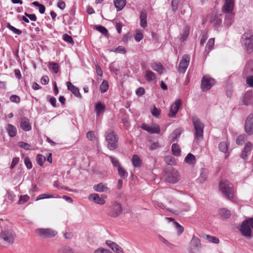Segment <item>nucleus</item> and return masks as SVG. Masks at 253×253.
<instances>
[{
	"mask_svg": "<svg viewBox=\"0 0 253 253\" xmlns=\"http://www.w3.org/2000/svg\"><path fill=\"white\" fill-rule=\"evenodd\" d=\"M182 132V130L179 128L175 129L169 136L170 141H174L178 138Z\"/></svg>",
	"mask_w": 253,
	"mask_h": 253,
	"instance_id": "5701e85b",
	"label": "nucleus"
},
{
	"mask_svg": "<svg viewBox=\"0 0 253 253\" xmlns=\"http://www.w3.org/2000/svg\"><path fill=\"white\" fill-rule=\"evenodd\" d=\"M214 38L210 39L209 40V41L206 45L205 51L204 52V54L205 55H207L209 53L210 50L212 48V47L214 45Z\"/></svg>",
	"mask_w": 253,
	"mask_h": 253,
	"instance_id": "7c9ffc66",
	"label": "nucleus"
},
{
	"mask_svg": "<svg viewBox=\"0 0 253 253\" xmlns=\"http://www.w3.org/2000/svg\"><path fill=\"white\" fill-rule=\"evenodd\" d=\"M105 138L108 142V148L109 150H113L118 147V137L113 130H107Z\"/></svg>",
	"mask_w": 253,
	"mask_h": 253,
	"instance_id": "20e7f679",
	"label": "nucleus"
},
{
	"mask_svg": "<svg viewBox=\"0 0 253 253\" xmlns=\"http://www.w3.org/2000/svg\"><path fill=\"white\" fill-rule=\"evenodd\" d=\"M118 172L120 176L124 179L126 178L128 176L127 171L122 168L121 166L119 167V168L118 169Z\"/></svg>",
	"mask_w": 253,
	"mask_h": 253,
	"instance_id": "a19ab883",
	"label": "nucleus"
},
{
	"mask_svg": "<svg viewBox=\"0 0 253 253\" xmlns=\"http://www.w3.org/2000/svg\"><path fill=\"white\" fill-rule=\"evenodd\" d=\"M96 30L101 33L104 35H107L108 34V31L106 28L102 26H98L96 27Z\"/></svg>",
	"mask_w": 253,
	"mask_h": 253,
	"instance_id": "bf43d9fd",
	"label": "nucleus"
},
{
	"mask_svg": "<svg viewBox=\"0 0 253 253\" xmlns=\"http://www.w3.org/2000/svg\"><path fill=\"white\" fill-rule=\"evenodd\" d=\"M181 105V101L180 99H177L172 104L170 108L168 116L170 118L175 117L176 114Z\"/></svg>",
	"mask_w": 253,
	"mask_h": 253,
	"instance_id": "dca6fc26",
	"label": "nucleus"
},
{
	"mask_svg": "<svg viewBox=\"0 0 253 253\" xmlns=\"http://www.w3.org/2000/svg\"><path fill=\"white\" fill-rule=\"evenodd\" d=\"M86 137L90 141L95 140L96 137L95 136L94 132L93 131H88L86 133Z\"/></svg>",
	"mask_w": 253,
	"mask_h": 253,
	"instance_id": "5fc2aeb1",
	"label": "nucleus"
},
{
	"mask_svg": "<svg viewBox=\"0 0 253 253\" xmlns=\"http://www.w3.org/2000/svg\"><path fill=\"white\" fill-rule=\"evenodd\" d=\"M171 150L174 155L176 156H179L180 155L181 150L177 144L175 143L173 144L171 146Z\"/></svg>",
	"mask_w": 253,
	"mask_h": 253,
	"instance_id": "c9c22d12",
	"label": "nucleus"
},
{
	"mask_svg": "<svg viewBox=\"0 0 253 253\" xmlns=\"http://www.w3.org/2000/svg\"><path fill=\"white\" fill-rule=\"evenodd\" d=\"M252 73H253V61H250L247 63L243 72V74L244 75H248Z\"/></svg>",
	"mask_w": 253,
	"mask_h": 253,
	"instance_id": "a878e982",
	"label": "nucleus"
},
{
	"mask_svg": "<svg viewBox=\"0 0 253 253\" xmlns=\"http://www.w3.org/2000/svg\"><path fill=\"white\" fill-rule=\"evenodd\" d=\"M211 23L212 24V26L215 28H218L220 25H221L222 23V20L220 18H219L217 16H214L211 20Z\"/></svg>",
	"mask_w": 253,
	"mask_h": 253,
	"instance_id": "f704fd0d",
	"label": "nucleus"
},
{
	"mask_svg": "<svg viewBox=\"0 0 253 253\" xmlns=\"http://www.w3.org/2000/svg\"><path fill=\"white\" fill-rule=\"evenodd\" d=\"M253 149V144L251 142H248L245 146L243 150L241 153V157L246 159L248 155L251 154V151Z\"/></svg>",
	"mask_w": 253,
	"mask_h": 253,
	"instance_id": "6ab92c4d",
	"label": "nucleus"
},
{
	"mask_svg": "<svg viewBox=\"0 0 253 253\" xmlns=\"http://www.w3.org/2000/svg\"><path fill=\"white\" fill-rule=\"evenodd\" d=\"M20 127L25 131H30L32 129V126L30 124L29 120L25 117L21 118Z\"/></svg>",
	"mask_w": 253,
	"mask_h": 253,
	"instance_id": "aec40b11",
	"label": "nucleus"
},
{
	"mask_svg": "<svg viewBox=\"0 0 253 253\" xmlns=\"http://www.w3.org/2000/svg\"><path fill=\"white\" fill-rule=\"evenodd\" d=\"M245 130L249 135L253 133V115L250 114L247 118L245 124Z\"/></svg>",
	"mask_w": 253,
	"mask_h": 253,
	"instance_id": "2eb2a0df",
	"label": "nucleus"
},
{
	"mask_svg": "<svg viewBox=\"0 0 253 253\" xmlns=\"http://www.w3.org/2000/svg\"><path fill=\"white\" fill-rule=\"evenodd\" d=\"M219 189L223 195L228 200L233 203L237 202L234 194V188L232 183L227 180H221L219 183Z\"/></svg>",
	"mask_w": 253,
	"mask_h": 253,
	"instance_id": "f257e3e1",
	"label": "nucleus"
},
{
	"mask_svg": "<svg viewBox=\"0 0 253 253\" xmlns=\"http://www.w3.org/2000/svg\"><path fill=\"white\" fill-rule=\"evenodd\" d=\"M246 136L245 135H240L236 139V143L238 145L243 144V142L245 141Z\"/></svg>",
	"mask_w": 253,
	"mask_h": 253,
	"instance_id": "338daca9",
	"label": "nucleus"
},
{
	"mask_svg": "<svg viewBox=\"0 0 253 253\" xmlns=\"http://www.w3.org/2000/svg\"><path fill=\"white\" fill-rule=\"evenodd\" d=\"M63 39L66 42H67L68 43H71L72 44H74V42L72 38V37L68 34H64L63 36Z\"/></svg>",
	"mask_w": 253,
	"mask_h": 253,
	"instance_id": "603ef678",
	"label": "nucleus"
},
{
	"mask_svg": "<svg viewBox=\"0 0 253 253\" xmlns=\"http://www.w3.org/2000/svg\"><path fill=\"white\" fill-rule=\"evenodd\" d=\"M228 145L226 142L223 141L219 144V149L220 151L226 153L228 149Z\"/></svg>",
	"mask_w": 253,
	"mask_h": 253,
	"instance_id": "37998d69",
	"label": "nucleus"
},
{
	"mask_svg": "<svg viewBox=\"0 0 253 253\" xmlns=\"http://www.w3.org/2000/svg\"><path fill=\"white\" fill-rule=\"evenodd\" d=\"M145 78L148 81H152L155 79V76L154 73L150 70L146 71Z\"/></svg>",
	"mask_w": 253,
	"mask_h": 253,
	"instance_id": "ea45409f",
	"label": "nucleus"
},
{
	"mask_svg": "<svg viewBox=\"0 0 253 253\" xmlns=\"http://www.w3.org/2000/svg\"><path fill=\"white\" fill-rule=\"evenodd\" d=\"M36 233L40 237L43 238H50L54 237L57 232L50 228H39L36 231Z\"/></svg>",
	"mask_w": 253,
	"mask_h": 253,
	"instance_id": "0eeeda50",
	"label": "nucleus"
},
{
	"mask_svg": "<svg viewBox=\"0 0 253 253\" xmlns=\"http://www.w3.org/2000/svg\"><path fill=\"white\" fill-rule=\"evenodd\" d=\"M111 51L118 53L124 54L126 52V49L125 47L122 46H119L117 48L111 50Z\"/></svg>",
	"mask_w": 253,
	"mask_h": 253,
	"instance_id": "de8ad7c7",
	"label": "nucleus"
},
{
	"mask_svg": "<svg viewBox=\"0 0 253 253\" xmlns=\"http://www.w3.org/2000/svg\"><path fill=\"white\" fill-rule=\"evenodd\" d=\"M48 68L50 70H52L56 74L58 72L59 66L57 63L50 62L49 64Z\"/></svg>",
	"mask_w": 253,
	"mask_h": 253,
	"instance_id": "e433bc0d",
	"label": "nucleus"
},
{
	"mask_svg": "<svg viewBox=\"0 0 253 253\" xmlns=\"http://www.w3.org/2000/svg\"><path fill=\"white\" fill-rule=\"evenodd\" d=\"M122 211L123 209L121 205L118 202L114 201L110 207V210L108 214L111 217H116L121 214Z\"/></svg>",
	"mask_w": 253,
	"mask_h": 253,
	"instance_id": "423d86ee",
	"label": "nucleus"
},
{
	"mask_svg": "<svg viewBox=\"0 0 253 253\" xmlns=\"http://www.w3.org/2000/svg\"><path fill=\"white\" fill-rule=\"evenodd\" d=\"M59 253H75L73 250L68 246L62 247L59 251Z\"/></svg>",
	"mask_w": 253,
	"mask_h": 253,
	"instance_id": "3c124183",
	"label": "nucleus"
},
{
	"mask_svg": "<svg viewBox=\"0 0 253 253\" xmlns=\"http://www.w3.org/2000/svg\"><path fill=\"white\" fill-rule=\"evenodd\" d=\"M18 145L22 148L28 150H32L33 148H31V145L25 142H19L18 143Z\"/></svg>",
	"mask_w": 253,
	"mask_h": 253,
	"instance_id": "49530a36",
	"label": "nucleus"
},
{
	"mask_svg": "<svg viewBox=\"0 0 253 253\" xmlns=\"http://www.w3.org/2000/svg\"><path fill=\"white\" fill-rule=\"evenodd\" d=\"M29 199V197L27 195L21 196L20 199L18 201L19 204H22L25 202H27Z\"/></svg>",
	"mask_w": 253,
	"mask_h": 253,
	"instance_id": "69168bd1",
	"label": "nucleus"
},
{
	"mask_svg": "<svg viewBox=\"0 0 253 253\" xmlns=\"http://www.w3.org/2000/svg\"><path fill=\"white\" fill-rule=\"evenodd\" d=\"M10 100L14 103H18L20 101V98L19 96L16 95H12L10 97Z\"/></svg>",
	"mask_w": 253,
	"mask_h": 253,
	"instance_id": "052dcab7",
	"label": "nucleus"
},
{
	"mask_svg": "<svg viewBox=\"0 0 253 253\" xmlns=\"http://www.w3.org/2000/svg\"><path fill=\"white\" fill-rule=\"evenodd\" d=\"M219 214L223 218H228L231 214L230 211L225 208H222L219 210Z\"/></svg>",
	"mask_w": 253,
	"mask_h": 253,
	"instance_id": "473e14b6",
	"label": "nucleus"
},
{
	"mask_svg": "<svg viewBox=\"0 0 253 253\" xmlns=\"http://www.w3.org/2000/svg\"><path fill=\"white\" fill-rule=\"evenodd\" d=\"M94 253H112L111 252L108 250H107V249H105L104 248H98L96 250H95L94 251Z\"/></svg>",
	"mask_w": 253,
	"mask_h": 253,
	"instance_id": "0e129e2a",
	"label": "nucleus"
},
{
	"mask_svg": "<svg viewBox=\"0 0 253 253\" xmlns=\"http://www.w3.org/2000/svg\"><path fill=\"white\" fill-rule=\"evenodd\" d=\"M161 147L160 144L158 142H154L152 143L149 147V149L151 150H154L157 149Z\"/></svg>",
	"mask_w": 253,
	"mask_h": 253,
	"instance_id": "e2e57ef3",
	"label": "nucleus"
},
{
	"mask_svg": "<svg viewBox=\"0 0 253 253\" xmlns=\"http://www.w3.org/2000/svg\"><path fill=\"white\" fill-rule=\"evenodd\" d=\"M143 38V35L141 32H140L139 30H136V34L134 36L135 40L137 42H140L141 40H142Z\"/></svg>",
	"mask_w": 253,
	"mask_h": 253,
	"instance_id": "864d4df0",
	"label": "nucleus"
},
{
	"mask_svg": "<svg viewBox=\"0 0 253 253\" xmlns=\"http://www.w3.org/2000/svg\"><path fill=\"white\" fill-rule=\"evenodd\" d=\"M235 5V0H225L222 7V11L224 14L234 13L233 11Z\"/></svg>",
	"mask_w": 253,
	"mask_h": 253,
	"instance_id": "f8f14e48",
	"label": "nucleus"
},
{
	"mask_svg": "<svg viewBox=\"0 0 253 253\" xmlns=\"http://www.w3.org/2000/svg\"><path fill=\"white\" fill-rule=\"evenodd\" d=\"M106 244L116 253H123L122 248L116 243L111 241H106Z\"/></svg>",
	"mask_w": 253,
	"mask_h": 253,
	"instance_id": "a211bd4d",
	"label": "nucleus"
},
{
	"mask_svg": "<svg viewBox=\"0 0 253 253\" xmlns=\"http://www.w3.org/2000/svg\"><path fill=\"white\" fill-rule=\"evenodd\" d=\"M179 179L180 175L176 170H172L167 174L166 181L170 183H176Z\"/></svg>",
	"mask_w": 253,
	"mask_h": 253,
	"instance_id": "f3484780",
	"label": "nucleus"
},
{
	"mask_svg": "<svg viewBox=\"0 0 253 253\" xmlns=\"http://www.w3.org/2000/svg\"><path fill=\"white\" fill-rule=\"evenodd\" d=\"M201 248V241L195 236H193L190 242L189 249V253H197L196 251Z\"/></svg>",
	"mask_w": 253,
	"mask_h": 253,
	"instance_id": "9d476101",
	"label": "nucleus"
},
{
	"mask_svg": "<svg viewBox=\"0 0 253 253\" xmlns=\"http://www.w3.org/2000/svg\"><path fill=\"white\" fill-rule=\"evenodd\" d=\"M6 130L8 135L10 137H14L17 134V129L16 127L11 124H8L6 127Z\"/></svg>",
	"mask_w": 253,
	"mask_h": 253,
	"instance_id": "bb28decb",
	"label": "nucleus"
},
{
	"mask_svg": "<svg viewBox=\"0 0 253 253\" xmlns=\"http://www.w3.org/2000/svg\"><path fill=\"white\" fill-rule=\"evenodd\" d=\"M105 109L104 105L101 103H98L95 106V111L97 116H99L101 113L103 112Z\"/></svg>",
	"mask_w": 253,
	"mask_h": 253,
	"instance_id": "4c0bfd02",
	"label": "nucleus"
},
{
	"mask_svg": "<svg viewBox=\"0 0 253 253\" xmlns=\"http://www.w3.org/2000/svg\"><path fill=\"white\" fill-rule=\"evenodd\" d=\"M208 170L206 169H202L200 170V176L199 178L200 182L203 183L205 182L208 177Z\"/></svg>",
	"mask_w": 253,
	"mask_h": 253,
	"instance_id": "c756f323",
	"label": "nucleus"
},
{
	"mask_svg": "<svg viewBox=\"0 0 253 253\" xmlns=\"http://www.w3.org/2000/svg\"><path fill=\"white\" fill-rule=\"evenodd\" d=\"M45 161V158L42 154H38L36 157V161L41 166H42Z\"/></svg>",
	"mask_w": 253,
	"mask_h": 253,
	"instance_id": "c03bdc74",
	"label": "nucleus"
},
{
	"mask_svg": "<svg viewBox=\"0 0 253 253\" xmlns=\"http://www.w3.org/2000/svg\"><path fill=\"white\" fill-rule=\"evenodd\" d=\"M24 164H25L26 168L28 169H32V168L33 167L32 164L30 160L29 159V158L28 157H25L24 158Z\"/></svg>",
	"mask_w": 253,
	"mask_h": 253,
	"instance_id": "6e6d98bb",
	"label": "nucleus"
},
{
	"mask_svg": "<svg viewBox=\"0 0 253 253\" xmlns=\"http://www.w3.org/2000/svg\"><path fill=\"white\" fill-rule=\"evenodd\" d=\"M15 238V234L12 231L5 230L0 234V239L3 240L6 244H12Z\"/></svg>",
	"mask_w": 253,
	"mask_h": 253,
	"instance_id": "6e6552de",
	"label": "nucleus"
},
{
	"mask_svg": "<svg viewBox=\"0 0 253 253\" xmlns=\"http://www.w3.org/2000/svg\"><path fill=\"white\" fill-rule=\"evenodd\" d=\"M253 219L249 218L243 221L239 227V230L244 237L250 239L253 235Z\"/></svg>",
	"mask_w": 253,
	"mask_h": 253,
	"instance_id": "f03ea898",
	"label": "nucleus"
},
{
	"mask_svg": "<svg viewBox=\"0 0 253 253\" xmlns=\"http://www.w3.org/2000/svg\"><path fill=\"white\" fill-rule=\"evenodd\" d=\"M131 162L133 167L139 168L142 164V161L140 157L137 155H134L131 159Z\"/></svg>",
	"mask_w": 253,
	"mask_h": 253,
	"instance_id": "cd10ccee",
	"label": "nucleus"
},
{
	"mask_svg": "<svg viewBox=\"0 0 253 253\" xmlns=\"http://www.w3.org/2000/svg\"><path fill=\"white\" fill-rule=\"evenodd\" d=\"M175 228L178 232V233L180 234L184 231V228L183 227L181 226L178 222H174Z\"/></svg>",
	"mask_w": 253,
	"mask_h": 253,
	"instance_id": "680f3d73",
	"label": "nucleus"
},
{
	"mask_svg": "<svg viewBox=\"0 0 253 253\" xmlns=\"http://www.w3.org/2000/svg\"><path fill=\"white\" fill-rule=\"evenodd\" d=\"M190 27L188 26H185L182 30V32L181 34L180 40L182 42L185 41L189 34Z\"/></svg>",
	"mask_w": 253,
	"mask_h": 253,
	"instance_id": "72a5a7b5",
	"label": "nucleus"
},
{
	"mask_svg": "<svg viewBox=\"0 0 253 253\" xmlns=\"http://www.w3.org/2000/svg\"><path fill=\"white\" fill-rule=\"evenodd\" d=\"M6 27L16 35H20L22 34V31L20 30L15 28L9 23H7Z\"/></svg>",
	"mask_w": 253,
	"mask_h": 253,
	"instance_id": "79ce46f5",
	"label": "nucleus"
},
{
	"mask_svg": "<svg viewBox=\"0 0 253 253\" xmlns=\"http://www.w3.org/2000/svg\"><path fill=\"white\" fill-rule=\"evenodd\" d=\"M151 67L153 70L157 72L160 74H163L165 71V68L161 63H153L151 64Z\"/></svg>",
	"mask_w": 253,
	"mask_h": 253,
	"instance_id": "b1692460",
	"label": "nucleus"
},
{
	"mask_svg": "<svg viewBox=\"0 0 253 253\" xmlns=\"http://www.w3.org/2000/svg\"><path fill=\"white\" fill-rule=\"evenodd\" d=\"M141 128L150 133L159 134L160 132V126L156 124H153L151 125L143 124Z\"/></svg>",
	"mask_w": 253,
	"mask_h": 253,
	"instance_id": "ddd939ff",
	"label": "nucleus"
},
{
	"mask_svg": "<svg viewBox=\"0 0 253 253\" xmlns=\"http://www.w3.org/2000/svg\"><path fill=\"white\" fill-rule=\"evenodd\" d=\"M107 156L110 158L111 162L114 167H117L118 169L119 168V167H121L119 161L116 158L111 156L107 155Z\"/></svg>",
	"mask_w": 253,
	"mask_h": 253,
	"instance_id": "09e8293b",
	"label": "nucleus"
},
{
	"mask_svg": "<svg viewBox=\"0 0 253 253\" xmlns=\"http://www.w3.org/2000/svg\"><path fill=\"white\" fill-rule=\"evenodd\" d=\"M214 84L213 79L209 76H204L201 81V89L203 91L209 90Z\"/></svg>",
	"mask_w": 253,
	"mask_h": 253,
	"instance_id": "1a4fd4ad",
	"label": "nucleus"
},
{
	"mask_svg": "<svg viewBox=\"0 0 253 253\" xmlns=\"http://www.w3.org/2000/svg\"><path fill=\"white\" fill-rule=\"evenodd\" d=\"M106 196L100 197L97 193H92L89 195L88 199L89 201H92L96 204L103 205L105 204V198Z\"/></svg>",
	"mask_w": 253,
	"mask_h": 253,
	"instance_id": "4468645a",
	"label": "nucleus"
},
{
	"mask_svg": "<svg viewBox=\"0 0 253 253\" xmlns=\"http://www.w3.org/2000/svg\"><path fill=\"white\" fill-rule=\"evenodd\" d=\"M192 122L195 130V138L198 140H202L203 138V124L197 118H193Z\"/></svg>",
	"mask_w": 253,
	"mask_h": 253,
	"instance_id": "39448f33",
	"label": "nucleus"
},
{
	"mask_svg": "<svg viewBox=\"0 0 253 253\" xmlns=\"http://www.w3.org/2000/svg\"><path fill=\"white\" fill-rule=\"evenodd\" d=\"M151 112L153 116L156 117H158L161 113L160 110L156 108L155 106H153V108L151 109Z\"/></svg>",
	"mask_w": 253,
	"mask_h": 253,
	"instance_id": "4d7b16f0",
	"label": "nucleus"
},
{
	"mask_svg": "<svg viewBox=\"0 0 253 253\" xmlns=\"http://www.w3.org/2000/svg\"><path fill=\"white\" fill-rule=\"evenodd\" d=\"M224 24L227 26L231 25L233 22L234 13L225 14Z\"/></svg>",
	"mask_w": 253,
	"mask_h": 253,
	"instance_id": "2f4dec72",
	"label": "nucleus"
},
{
	"mask_svg": "<svg viewBox=\"0 0 253 253\" xmlns=\"http://www.w3.org/2000/svg\"><path fill=\"white\" fill-rule=\"evenodd\" d=\"M190 60V57L189 55H184L180 61L178 67V71L182 73H184L188 68Z\"/></svg>",
	"mask_w": 253,
	"mask_h": 253,
	"instance_id": "9b49d317",
	"label": "nucleus"
},
{
	"mask_svg": "<svg viewBox=\"0 0 253 253\" xmlns=\"http://www.w3.org/2000/svg\"><path fill=\"white\" fill-rule=\"evenodd\" d=\"M247 84L250 87H253V76H250L247 78Z\"/></svg>",
	"mask_w": 253,
	"mask_h": 253,
	"instance_id": "774afa93",
	"label": "nucleus"
},
{
	"mask_svg": "<svg viewBox=\"0 0 253 253\" xmlns=\"http://www.w3.org/2000/svg\"><path fill=\"white\" fill-rule=\"evenodd\" d=\"M165 161L168 165H174L175 163L173 158L170 156H166L165 158Z\"/></svg>",
	"mask_w": 253,
	"mask_h": 253,
	"instance_id": "13d9d810",
	"label": "nucleus"
},
{
	"mask_svg": "<svg viewBox=\"0 0 253 253\" xmlns=\"http://www.w3.org/2000/svg\"><path fill=\"white\" fill-rule=\"evenodd\" d=\"M53 198H54V196L53 195L44 193V194H41L39 196H38V197L37 198L36 201L44 199Z\"/></svg>",
	"mask_w": 253,
	"mask_h": 253,
	"instance_id": "8fccbe9b",
	"label": "nucleus"
},
{
	"mask_svg": "<svg viewBox=\"0 0 253 253\" xmlns=\"http://www.w3.org/2000/svg\"><path fill=\"white\" fill-rule=\"evenodd\" d=\"M205 239L209 242L214 244H218L219 242V240L218 238L209 235H206Z\"/></svg>",
	"mask_w": 253,
	"mask_h": 253,
	"instance_id": "58836bf2",
	"label": "nucleus"
},
{
	"mask_svg": "<svg viewBox=\"0 0 253 253\" xmlns=\"http://www.w3.org/2000/svg\"><path fill=\"white\" fill-rule=\"evenodd\" d=\"M66 84L68 89L70 90L73 94L78 97H81L79 90L76 86L72 84L70 82H67Z\"/></svg>",
	"mask_w": 253,
	"mask_h": 253,
	"instance_id": "412c9836",
	"label": "nucleus"
},
{
	"mask_svg": "<svg viewBox=\"0 0 253 253\" xmlns=\"http://www.w3.org/2000/svg\"><path fill=\"white\" fill-rule=\"evenodd\" d=\"M241 43L248 52H253V31H248L242 35Z\"/></svg>",
	"mask_w": 253,
	"mask_h": 253,
	"instance_id": "7ed1b4c3",
	"label": "nucleus"
},
{
	"mask_svg": "<svg viewBox=\"0 0 253 253\" xmlns=\"http://www.w3.org/2000/svg\"><path fill=\"white\" fill-rule=\"evenodd\" d=\"M184 162L189 165L193 166L196 164V159L192 154L189 153L185 158Z\"/></svg>",
	"mask_w": 253,
	"mask_h": 253,
	"instance_id": "393cba45",
	"label": "nucleus"
},
{
	"mask_svg": "<svg viewBox=\"0 0 253 253\" xmlns=\"http://www.w3.org/2000/svg\"><path fill=\"white\" fill-rule=\"evenodd\" d=\"M114 3L117 11L121 10L126 4V0H114Z\"/></svg>",
	"mask_w": 253,
	"mask_h": 253,
	"instance_id": "c85d7f7f",
	"label": "nucleus"
},
{
	"mask_svg": "<svg viewBox=\"0 0 253 253\" xmlns=\"http://www.w3.org/2000/svg\"><path fill=\"white\" fill-rule=\"evenodd\" d=\"M93 190L98 192H107L109 190V188L106 185L103 183H99L95 184L93 187Z\"/></svg>",
	"mask_w": 253,
	"mask_h": 253,
	"instance_id": "4be33fe9",
	"label": "nucleus"
},
{
	"mask_svg": "<svg viewBox=\"0 0 253 253\" xmlns=\"http://www.w3.org/2000/svg\"><path fill=\"white\" fill-rule=\"evenodd\" d=\"M109 87L107 81L104 80L100 86V89L102 93H104L108 90Z\"/></svg>",
	"mask_w": 253,
	"mask_h": 253,
	"instance_id": "a18cd8bd",
	"label": "nucleus"
}]
</instances>
